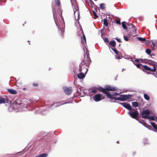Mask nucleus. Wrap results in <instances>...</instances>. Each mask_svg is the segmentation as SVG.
<instances>
[{
	"label": "nucleus",
	"instance_id": "obj_50",
	"mask_svg": "<svg viewBox=\"0 0 157 157\" xmlns=\"http://www.w3.org/2000/svg\"><path fill=\"white\" fill-rule=\"evenodd\" d=\"M155 118H156L155 121H157V118L156 117Z\"/></svg>",
	"mask_w": 157,
	"mask_h": 157
},
{
	"label": "nucleus",
	"instance_id": "obj_17",
	"mask_svg": "<svg viewBox=\"0 0 157 157\" xmlns=\"http://www.w3.org/2000/svg\"><path fill=\"white\" fill-rule=\"evenodd\" d=\"M81 42L83 45H84L85 43H86V38L84 34H83L82 38L81 39Z\"/></svg>",
	"mask_w": 157,
	"mask_h": 157
},
{
	"label": "nucleus",
	"instance_id": "obj_57",
	"mask_svg": "<svg viewBox=\"0 0 157 157\" xmlns=\"http://www.w3.org/2000/svg\"><path fill=\"white\" fill-rule=\"evenodd\" d=\"M156 122H157V121H156Z\"/></svg>",
	"mask_w": 157,
	"mask_h": 157
},
{
	"label": "nucleus",
	"instance_id": "obj_6",
	"mask_svg": "<svg viewBox=\"0 0 157 157\" xmlns=\"http://www.w3.org/2000/svg\"><path fill=\"white\" fill-rule=\"evenodd\" d=\"M23 104V103H22L21 101V99L18 98L16 100H15L13 102V105H14L16 106V107L17 108H19L20 107H19V105H21Z\"/></svg>",
	"mask_w": 157,
	"mask_h": 157
},
{
	"label": "nucleus",
	"instance_id": "obj_10",
	"mask_svg": "<svg viewBox=\"0 0 157 157\" xmlns=\"http://www.w3.org/2000/svg\"><path fill=\"white\" fill-rule=\"evenodd\" d=\"M72 91V89L71 87H66L64 89V92L67 94L69 95L71 94Z\"/></svg>",
	"mask_w": 157,
	"mask_h": 157
},
{
	"label": "nucleus",
	"instance_id": "obj_35",
	"mask_svg": "<svg viewBox=\"0 0 157 157\" xmlns=\"http://www.w3.org/2000/svg\"><path fill=\"white\" fill-rule=\"evenodd\" d=\"M39 85L38 83H34L33 84V87H37Z\"/></svg>",
	"mask_w": 157,
	"mask_h": 157
},
{
	"label": "nucleus",
	"instance_id": "obj_2",
	"mask_svg": "<svg viewBox=\"0 0 157 157\" xmlns=\"http://www.w3.org/2000/svg\"><path fill=\"white\" fill-rule=\"evenodd\" d=\"M86 56L85 55H84V59L82 61L81 63L80 64L81 65H85L86 66H88V68L89 67V66L91 62V60L90 57H89V54L88 52L86 54Z\"/></svg>",
	"mask_w": 157,
	"mask_h": 157
},
{
	"label": "nucleus",
	"instance_id": "obj_37",
	"mask_svg": "<svg viewBox=\"0 0 157 157\" xmlns=\"http://www.w3.org/2000/svg\"><path fill=\"white\" fill-rule=\"evenodd\" d=\"M19 107H20V108H22L23 107H26V105H23V104L21 105H19Z\"/></svg>",
	"mask_w": 157,
	"mask_h": 157
},
{
	"label": "nucleus",
	"instance_id": "obj_7",
	"mask_svg": "<svg viewBox=\"0 0 157 157\" xmlns=\"http://www.w3.org/2000/svg\"><path fill=\"white\" fill-rule=\"evenodd\" d=\"M128 113L131 117L133 118L136 119L139 113L138 112L137 110H136V111L131 113L129 112Z\"/></svg>",
	"mask_w": 157,
	"mask_h": 157
},
{
	"label": "nucleus",
	"instance_id": "obj_30",
	"mask_svg": "<svg viewBox=\"0 0 157 157\" xmlns=\"http://www.w3.org/2000/svg\"><path fill=\"white\" fill-rule=\"evenodd\" d=\"M105 4L104 3H101L100 5V7L101 9H105Z\"/></svg>",
	"mask_w": 157,
	"mask_h": 157
},
{
	"label": "nucleus",
	"instance_id": "obj_48",
	"mask_svg": "<svg viewBox=\"0 0 157 157\" xmlns=\"http://www.w3.org/2000/svg\"><path fill=\"white\" fill-rule=\"evenodd\" d=\"M117 144H119V141H117Z\"/></svg>",
	"mask_w": 157,
	"mask_h": 157
},
{
	"label": "nucleus",
	"instance_id": "obj_27",
	"mask_svg": "<svg viewBox=\"0 0 157 157\" xmlns=\"http://www.w3.org/2000/svg\"><path fill=\"white\" fill-rule=\"evenodd\" d=\"M103 23L104 25L106 26H108V23L107 20L105 19H104L103 20Z\"/></svg>",
	"mask_w": 157,
	"mask_h": 157
},
{
	"label": "nucleus",
	"instance_id": "obj_13",
	"mask_svg": "<svg viewBox=\"0 0 157 157\" xmlns=\"http://www.w3.org/2000/svg\"><path fill=\"white\" fill-rule=\"evenodd\" d=\"M150 111L148 110H143L142 112L141 116L145 115H148L150 114Z\"/></svg>",
	"mask_w": 157,
	"mask_h": 157
},
{
	"label": "nucleus",
	"instance_id": "obj_24",
	"mask_svg": "<svg viewBox=\"0 0 157 157\" xmlns=\"http://www.w3.org/2000/svg\"><path fill=\"white\" fill-rule=\"evenodd\" d=\"M141 117L142 118L144 119H150V116L148 115H143L141 116Z\"/></svg>",
	"mask_w": 157,
	"mask_h": 157
},
{
	"label": "nucleus",
	"instance_id": "obj_8",
	"mask_svg": "<svg viewBox=\"0 0 157 157\" xmlns=\"http://www.w3.org/2000/svg\"><path fill=\"white\" fill-rule=\"evenodd\" d=\"M99 88H102L101 87L98 86V87H93L90 88L89 90L90 93L96 94L97 92V90L101 92V90H98Z\"/></svg>",
	"mask_w": 157,
	"mask_h": 157
},
{
	"label": "nucleus",
	"instance_id": "obj_46",
	"mask_svg": "<svg viewBox=\"0 0 157 157\" xmlns=\"http://www.w3.org/2000/svg\"><path fill=\"white\" fill-rule=\"evenodd\" d=\"M117 59H120V56H118L117 58Z\"/></svg>",
	"mask_w": 157,
	"mask_h": 157
},
{
	"label": "nucleus",
	"instance_id": "obj_56",
	"mask_svg": "<svg viewBox=\"0 0 157 157\" xmlns=\"http://www.w3.org/2000/svg\"><path fill=\"white\" fill-rule=\"evenodd\" d=\"M28 42H29V41H28Z\"/></svg>",
	"mask_w": 157,
	"mask_h": 157
},
{
	"label": "nucleus",
	"instance_id": "obj_55",
	"mask_svg": "<svg viewBox=\"0 0 157 157\" xmlns=\"http://www.w3.org/2000/svg\"><path fill=\"white\" fill-rule=\"evenodd\" d=\"M150 64H151V63H150Z\"/></svg>",
	"mask_w": 157,
	"mask_h": 157
},
{
	"label": "nucleus",
	"instance_id": "obj_11",
	"mask_svg": "<svg viewBox=\"0 0 157 157\" xmlns=\"http://www.w3.org/2000/svg\"><path fill=\"white\" fill-rule=\"evenodd\" d=\"M121 104L127 109L129 110H132V108L130 105L128 103H121Z\"/></svg>",
	"mask_w": 157,
	"mask_h": 157
},
{
	"label": "nucleus",
	"instance_id": "obj_9",
	"mask_svg": "<svg viewBox=\"0 0 157 157\" xmlns=\"http://www.w3.org/2000/svg\"><path fill=\"white\" fill-rule=\"evenodd\" d=\"M94 100L96 101H98L103 99L101 95L100 94H97L95 95L93 97Z\"/></svg>",
	"mask_w": 157,
	"mask_h": 157
},
{
	"label": "nucleus",
	"instance_id": "obj_3",
	"mask_svg": "<svg viewBox=\"0 0 157 157\" xmlns=\"http://www.w3.org/2000/svg\"><path fill=\"white\" fill-rule=\"evenodd\" d=\"M98 90H101V92L106 95L108 94H109L107 92V91H115L117 90V89L115 87H112L109 86H106L105 88H103L102 87L99 88Z\"/></svg>",
	"mask_w": 157,
	"mask_h": 157
},
{
	"label": "nucleus",
	"instance_id": "obj_53",
	"mask_svg": "<svg viewBox=\"0 0 157 157\" xmlns=\"http://www.w3.org/2000/svg\"><path fill=\"white\" fill-rule=\"evenodd\" d=\"M153 45H154V43H153Z\"/></svg>",
	"mask_w": 157,
	"mask_h": 157
},
{
	"label": "nucleus",
	"instance_id": "obj_32",
	"mask_svg": "<svg viewBox=\"0 0 157 157\" xmlns=\"http://www.w3.org/2000/svg\"><path fill=\"white\" fill-rule=\"evenodd\" d=\"M93 13L95 19H96L98 17V16L97 15V13L94 11H93Z\"/></svg>",
	"mask_w": 157,
	"mask_h": 157
},
{
	"label": "nucleus",
	"instance_id": "obj_54",
	"mask_svg": "<svg viewBox=\"0 0 157 157\" xmlns=\"http://www.w3.org/2000/svg\"><path fill=\"white\" fill-rule=\"evenodd\" d=\"M152 56H154L155 55H152Z\"/></svg>",
	"mask_w": 157,
	"mask_h": 157
},
{
	"label": "nucleus",
	"instance_id": "obj_26",
	"mask_svg": "<svg viewBox=\"0 0 157 157\" xmlns=\"http://www.w3.org/2000/svg\"><path fill=\"white\" fill-rule=\"evenodd\" d=\"M151 124L155 129L157 130V125L156 124L153 122H151Z\"/></svg>",
	"mask_w": 157,
	"mask_h": 157
},
{
	"label": "nucleus",
	"instance_id": "obj_36",
	"mask_svg": "<svg viewBox=\"0 0 157 157\" xmlns=\"http://www.w3.org/2000/svg\"><path fill=\"white\" fill-rule=\"evenodd\" d=\"M104 40L105 42L108 43L109 42V40L107 37H105Z\"/></svg>",
	"mask_w": 157,
	"mask_h": 157
},
{
	"label": "nucleus",
	"instance_id": "obj_38",
	"mask_svg": "<svg viewBox=\"0 0 157 157\" xmlns=\"http://www.w3.org/2000/svg\"><path fill=\"white\" fill-rule=\"evenodd\" d=\"M140 59L141 60V62H143L142 61V59H135V61L136 62H139L140 61Z\"/></svg>",
	"mask_w": 157,
	"mask_h": 157
},
{
	"label": "nucleus",
	"instance_id": "obj_15",
	"mask_svg": "<svg viewBox=\"0 0 157 157\" xmlns=\"http://www.w3.org/2000/svg\"><path fill=\"white\" fill-rule=\"evenodd\" d=\"M8 102L7 99L5 98H0V103H6Z\"/></svg>",
	"mask_w": 157,
	"mask_h": 157
},
{
	"label": "nucleus",
	"instance_id": "obj_47",
	"mask_svg": "<svg viewBox=\"0 0 157 157\" xmlns=\"http://www.w3.org/2000/svg\"><path fill=\"white\" fill-rule=\"evenodd\" d=\"M26 88H24L23 89V90H26Z\"/></svg>",
	"mask_w": 157,
	"mask_h": 157
},
{
	"label": "nucleus",
	"instance_id": "obj_21",
	"mask_svg": "<svg viewBox=\"0 0 157 157\" xmlns=\"http://www.w3.org/2000/svg\"><path fill=\"white\" fill-rule=\"evenodd\" d=\"M147 53V54L149 55H151V56H152V55L151 54V51L150 49L148 48H147L146 49L145 51Z\"/></svg>",
	"mask_w": 157,
	"mask_h": 157
},
{
	"label": "nucleus",
	"instance_id": "obj_52",
	"mask_svg": "<svg viewBox=\"0 0 157 157\" xmlns=\"http://www.w3.org/2000/svg\"><path fill=\"white\" fill-rule=\"evenodd\" d=\"M111 102L112 101V102H115V101H110Z\"/></svg>",
	"mask_w": 157,
	"mask_h": 157
},
{
	"label": "nucleus",
	"instance_id": "obj_42",
	"mask_svg": "<svg viewBox=\"0 0 157 157\" xmlns=\"http://www.w3.org/2000/svg\"><path fill=\"white\" fill-rule=\"evenodd\" d=\"M144 126H145L146 127H147V128H148V127H151V126H150V125H148V124H147V123H145V124H144Z\"/></svg>",
	"mask_w": 157,
	"mask_h": 157
},
{
	"label": "nucleus",
	"instance_id": "obj_4",
	"mask_svg": "<svg viewBox=\"0 0 157 157\" xmlns=\"http://www.w3.org/2000/svg\"><path fill=\"white\" fill-rule=\"evenodd\" d=\"M79 71L80 72H82L85 73L86 74L88 70V66H86L85 65H81V64H79Z\"/></svg>",
	"mask_w": 157,
	"mask_h": 157
},
{
	"label": "nucleus",
	"instance_id": "obj_39",
	"mask_svg": "<svg viewBox=\"0 0 157 157\" xmlns=\"http://www.w3.org/2000/svg\"><path fill=\"white\" fill-rule=\"evenodd\" d=\"M116 23L117 24L121 25V21L120 20H117L116 21Z\"/></svg>",
	"mask_w": 157,
	"mask_h": 157
},
{
	"label": "nucleus",
	"instance_id": "obj_49",
	"mask_svg": "<svg viewBox=\"0 0 157 157\" xmlns=\"http://www.w3.org/2000/svg\"><path fill=\"white\" fill-rule=\"evenodd\" d=\"M148 128H149L150 129V128H151V127H148Z\"/></svg>",
	"mask_w": 157,
	"mask_h": 157
},
{
	"label": "nucleus",
	"instance_id": "obj_22",
	"mask_svg": "<svg viewBox=\"0 0 157 157\" xmlns=\"http://www.w3.org/2000/svg\"><path fill=\"white\" fill-rule=\"evenodd\" d=\"M144 98L147 100H149L150 99V97L147 94H144Z\"/></svg>",
	"mask_w": 157,
	"mask_h": 157
},
{
	"label": "nucleus",
	"instance_id": "obj_44",
	"mask_svg": "<svg viewBox=\"0 0 157 157\" xmlns=\"http://www.w3.org/2000/svg\"><path fill=\"white\" fill-rule=\"evenodd\" d=\"M61 36H62V37H63V32L62 31H61Z\"/></svg>",
	"mask_w": 157,
	"mask_h": 157
},
{
	"label": "nucleus",
	"instance_id": "obj_34",
	"mask_svg": "<svg viewBox=\"0 0 157 157\" xmlns=\"http://www.w3.org/2000/svg\"><path fill=\"white\" fill-rule=\"evenodd\" d=\"M124 40L126 41H127L129 40V37L127 36H124Z\"/></svg>",
	"mask_w": 157,
	"mask_h": 157
},
{
	"label": "nucleus",
	"instance_id": "obj_19",
	"mask_svg": "<svg viewBox=\"0 0 157 157\" xmlns=\"http://www.w3.org/2000/svg\"><path fill=\"white\" fill-rule=\"evenodd\" d=\"M48 154L47 153L41 154L35 157H46L47 156Z\"/></svg>",
	"mask_w": 157,
	"mask_h": 157
},
{
	"label": "nucleus",
	"instance_id": "obj_20",
	"mask_svg": "<svg viewBox=\"0 0 157 157\" xmlns=\"http://www.w3.org/2000/svg\"><path fill=\"white\" fill-rule=\"evenodd\" d=\"M132 105L133 107H137L139 105V103L137 102H132Z\"/></svg>",
	"mask_w": 157,
	"mask_h": 157
},
{
	"label": "nucleus",
	"instance_id": "obj_40",
	"mask_svg": "<svg viewBox=\"0 0 157 157\" xmlns=\"http://www.w3.org/2000/svg\"><path fill=\"white\" fill-rule=\"evenodd\" d=\"M149 119L150 120H152V121L155 120L154 118V117H153L152 116H151V117L150 116V119Z\"/></svg>",
	"mask_w": 157,
	"mask_h": 157
},
{
	"label": "nucleus",
	"instance_id": "obj_12",
	"mask_svg": "<svg viewBox=\"0 0 157 157\" xmlns=\"http://www.w3.org/2000/svg\"><path fill=\"white\" fill-rule=\"evenodd\" d=\"M86 74L85 73L80 72V73L78 75V77L79 78L82 79L85 77Z\"/></svg>",
	"mask_w": 157,
	"mask_h": 157
},
{
	"label": "nucleus",
	"instance_id": "obj_5",
	"mask_svg": "<svg viewBox=\"0 0 157 157\" xmlns=\"http://www.w3.org/2000/svg\"><path fill=\"white\" fill-rule=\"evenodd\" d=\"M153 69H151L150 68L146 65H143L142 66V69H144V70L147 71H150L152 72H155L156 70L155 67L154 65H153Z\"/></svg>",
	"mask_w": 157,
	"mask_h": 157
},
{
	"label": "nucleus",
	"instance_id": "obj_1",
	"mask_svg": "<svg viewBox=\"0 0 157 157\" xmlns=\"http://www.w3.org/2000/svg\"><path fill=\"white\" fill-rule=\"evenodd\" d=\"M106 96L111 100L114 99L115 100H120L124 101L127 99H130L131 98V95H121L119 97L115 98L114 95H112L110 94H108L106 95Z\"/></svg>",
	"mask_w": 157,
	"mask_h": 157
},
{
	"label": "nucleus",
	"instance_id": "obj_51",
	"mask_svg": "<svg viewBox=\"0 0 157 157\" xmlns=\"http://www.w3.org/2000/svg\"><path fill=\"white\" fill-rule=\"evenodd\" d=\"M134 29V30H135V31H136V30H135V29Z\"/></svg>",
	"mask_w": 157,
	"mask_h": 157
},
{
	"label": "nucleus",
	"instance_id": "obj_33",
	"mask_svg": "<svg viewBox=\"0 0 157 157\" xmlns=\"http://www.w3.org/2000/svg\"><path fill=\"white\" fill-rule=\"evenodd\" d=\"M112 49L113 51L116 54L118 55V52L116 48H112Z\"/></svg>",
	"mask_w": 157,
	"mask_h": 157
},
{
	"label": "nucleus",
	"instance_id": "obj_43",
	"mask_svg": "<svg viewBox=\"0 0 157 157\" xmlns=\"http://www.w3.org/2000/svg\"><path fill=\"white\" fill-rule=\"evenodd\" d=\"M67 103H68V102H66V103H63L61 104V102H59L58 103H59V105H63V104H64Z\"/></svg>",
	"mask_w": 157,
	"mask_h": 157
},
{
	"label": "nucleus",
	"instance_id": "obj_18",
	"mask_svg": "<svg viewBox=\"0 0 157 157\" xmlns=\"http://www.w3.org/2000/svg\"><path fill=\"white\" fill-rule=\"evenodd\" d=\"M109 44L113 48L115 47L116 42L114 40H112L110 42Z\"/></svg>",
	"mask_w": 157,
	"mask_h": 157
},
{
	"label": "nucleus",
	"instance_id": "obj_41",
	"mask_svg": "<svg viewBox=\"0 0 157 157\" xmlns=\"http://www.w3.org/2000/svg\"><path fill=\"white\" fill-rule=\"evenodd\" d=\"M116 39L117 41H118L119 42H121V41L120 39H118L117 38H116L115 39Z\"/></svg>",
	"mask_w": 157,
	"mask_h": 157
},
{
	"label": "nucleus",
	"instance_id": "obj_29",
	"mask_svg": "<svg viewBox=\"0 0 157 157\" xmlns=\"http://www.w3.org/2000/svg\"><path fill=\"white\" fill-rule=\"evenodd\" d=\"M138 39L140 41H146L145 38H143L140 37H138Z\"/></svg>",
	"mask_w": 157,
	"mask_h": 157
},
{
	"label": "nucleus",
	"instance_id": "obj_16",
	"mask_svg": "<svg viewBox=\"0 0 157 157\" xmlns=\"http://www.w3.org/2000/svg\"><path fill=\"white\" fill-rule=\"evenodd\" d=\"M53 17L54 19L55 22L56 24V25L58 26L59 25V21L57 18V17L56 15L54 14L53 13Z\"/></svg>",
	"mask_w": 157,
	"mask_h": 157
},
{
	"label": "nucleus",
	"instance_id": "obj_45",
	"mask_svg": "<svg viewBox=\"0 0 157 157\" xmlns=\"http://www.w3.org/2000/svg\"><path fill=\"white\" fill-rule=\"evenodd\" d=\"M115 94L114 95H118V93H115Z\"/></svg>",
	"mask_w": 157,
	"mask_h": 157
},
{
	"label": "nucleus",
	"instance_id": "obj_23",
	"mask_svg": "<svg viewBox=\"0 0 157 157\" xmlns=\"http://www.w3.org/2000/svg\"><path fill=\"white\" fill-rule=\"evenodd\" d=\"M55 4H56L58 6H60L61 3L59 0H55Z\"/></svg>",
	"mask_w": 157,
	"mask_h": 157
},
{
	"label": "nucleus",
	"instance_id": "obj_25",
	"mask_svg": "<svg viewBox=\"0 0 157 157\" xmlns=\"http://www.w3.org/2000/svg\"><path fill=\"white\" fill-rule=\"evenodd\" d=\"M134 63V64L136 66V67L138 68H140L141 69H142V66H143L142 65H141L140 63L136 64L135 63Z\"/></svg>",
	"mask_w": 157,
	"mask_h": 157
},
{
	"label": "nucleus",
	"instance_id": "obj_14",
	"mask_svg": "<svg viewBox=\"0 0 157 157\" xmlns=\"http://www.w3.org/2000/svg\"><path fill=\"white\" fill-rule=\"evenodd\" d=\"M7 91L10 93L12 94H15L17 93V91L13 89H7Z\"/></svg>",
	"mask_w": 157,
	"mask_h": 157
},
{
	"label": "nucleus",
	"instance_id": "obj_31",
	"mask_svg": "<svg viewBox=\"0 0 157 157\" xmlns=\"http://www.w3.org/2000/svg\"><path fill=\"white\" fill-rule=\"evenodd\" d=\"M122 26L123 28L124 29H126L127 28V27L125 24L124 22H123L122 23Z\"/></svg>",
	"mask_w": 157,
	"mask_h": 157
},
{
	"label": "nucleus",
	"instance_id": "obj_28",
	"mask_svg": "<svg viewBox=\"0 0 157 157\" xmlns=\"http://www.w3.org/2000/svg\"><path fill=\"white\" fill-rule=\"evenodd\" d=\"M126 25L128 26H129L131 28H134L135 27V26L133 25L131 23H127L126 24Z\"/></svg>",
	"mask_w": 157,
	"mask_h": 157
}]
</instances>
